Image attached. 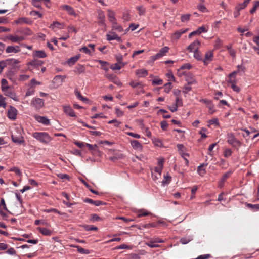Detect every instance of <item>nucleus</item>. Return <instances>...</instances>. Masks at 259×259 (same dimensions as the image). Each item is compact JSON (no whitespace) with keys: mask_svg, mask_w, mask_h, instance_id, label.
Listing matches in <instances>:
<instances>
[{"mask_svg":"<svg viewBox=\"0 0 259 259\" xmlns=\"http://www.w3.org/2000/svg\"><path fill=\"white\" fill-rule=\"evenodd\" d=\"M112 30H116L119 32H122L123 31L122 26L120 25H119L117 21L112 23Z\"/></svg>","mask_w":259,"mask_h":259,"instance_id":"obj_35","label":"nucleus"},{"mask_svg":"<svg viewBox=\"0 0 259 259\" xmlns=\"http://www.w3.org/2000/svg\"><path fill=\"white\" fill-rule=\"evenodd\" d=\"M136 74L139 77H145L148 75V71L145 69H140L136 71Z\"/></svg>","mask_w":259,"mask_h":259,"instance_id":"obj_34","label":"nucleus"},{"mask_svg":"<svg viewBox=\"0 0 259 259\" xmlns=\"http://www.w3.org/2000/svg\"><path fill=\"white\" fill-rule=\"evenodd\" d=\"M66 78L65 75H56L54 78V80L58 82L59 85H61L62 83L64 81L65 79Z\"/></svg>","mask_w":259,"mask_h":259,"instance_id":"obj_30","label":"nucleus"},{"mask_svg":"<svg viewBox=\"0 0 259 259\" xmlns=\"http://www.w3.org/2000/svg\"><path fill=\"white\" fill-rule=\"evenodd\" d=\"M98 19L99 20L98 24L100 26L106 27V25L105 23V16L103 11H99L98 12Z\"/></svg>","mask_w":259,"mask_h":259,"instance_id":"obj_10","label":"nucleus"},{"mask_svg":"<svg viewBox=\"0 0 259 259\" xmlns=\"http://www.w3.org/2000/svg\"><path fill=\"white\" fill-rule=\"evenodd\" d=\"M32 5L38 9H41V2L40 0H32Z\"/></svg>","mask_w":259,"mask_h":259,"instance_id":"obj_45","label":"nucleus"},{"mask_svg":"<svg viewBox=\"0 0 259 259\" xmlns=\"http://www.w3.org/2000/svg\"><path fill=\"white\" fill-rule=\"evenodd\" d=\"M43 61L40 60L34 59L29 63V65L34 67H37L42 65Z\"/></svg>","mask_w":259,"mask_h":259,"instance_id":"obj_31","label":"nucleus"},{"mask_svg":"<svg viewBox=\"0 0 259 259\" xmlns=\"http://www.w3.org/2000/svg\"><path fill=\"white\" fill-rule=\"evenodd\" d=\"M102 219L101 218H100L97 214H92L91 215V218L90 220L91 221H101Z\"/></svg>","mask_w":259,"mask_h":259,"instance_id":"obj_55","label":"nucleus"},{"mask_svg":"<svg viewBox=\"0 0 259 259\" xmlns=\"http://www.w3.org/2000/svg\"><path fill=\"white\" fill-rule=\"evenodd\" d=\"M186 81L189 85L194 84L197 83L194 75L191 72H187L185 74Z\"/></svg>","mask_w":259,"mask_h":259,"instance_id":"obj_8","label":"nucleus"},{"mask_svg":"<svg viewBox=\"0 0 259 259\" xmlns=\"http://www.w3.org/2000/svg\"><path fill=\"white\" fill-rule=\"evenodd\" d=\"M172 88V85L171 82H168L164 85V91L165 93H168Z\"/></svg>","mask_w":259,"mask_h":259,"instance_id":"obj_43","label":"nucleus"},{"mask_svg":"<svg viewBox=\"0 0 259 259\" xmlns=\"http://www.w3.org/2000/svg\"><path fill=\"white\" fill-rule=\"evenodd\" d=\"M98 62L101 65V67L103 70L106 71L108 70V68L106 67L107 65H108V62L100 60H98Z\"/></svg>","mask_w":259,"mask_h":259,"instance_id":"obj_51","label":"nucleus"},{"mask_svg":"<svg viewBox=\"0 0 259 259\" xmlns=\"http://www.w3.org/2000/svg\"><path fill=\"white\" fill-rule=\"evenodd\" d=\"M232 153V151L230 149H226L224 152V155L225 157L228 158L230 157Z\"/></svg>","mask_w":259,"mask_h":259,"instance_id":"obj_58","label":"nucleus"},{"mask_svg":"<svg viewBox=\"0 0 259 259\" xmlns=\"http://www.w3.org/2000/svg\"><path fill=\"white\" fill-rule=\"evenodd\" d=\"M132 147L136 150H142L143 146L142 144L137 140H132L130 141Z\"/></svg>","mask_w":259,"mask_h":259,"instance_id":"obj_18","label":"nucleus"},{"mask_svg":"<svg viewBox=\"0 0 259 259\" xmlns=\"http://www.w3.org/2000/svg\"><path fill=\"white\" fill-rule=\"evenodd\" d=\"M209 123L210 124H215L216 126L219 125V123L218 119L217 118H212L209 121Z\"/></svg>","mask_w":259,"mask_h":259,"instance_id":"obj_62","label":"nucleus"},{"mask_svg":"<svg viewBox=\"0 0 259 259\" xmlns=\"http://www.w3.org/2000/svg\"><path fill=\"white\" fill-rule=\"evenodd\" d=\"M30 14L32 16H34V17H37L38 18H41L42 17V14H41L40 13H39L38 11H31L30 12Z\"/></svg>","mask_w":259,"mask_h":259,"instance_id":"obj_54","label":"nucleus"},{"mask_svg":"<svg viewBox=\"0 0 259 259\" xmlns=\"http://www.w3.org/2000/svg\"><path fill=\"white\" fill-rule=\"evenodd\" d=\"M32 137L40 142L45 144H49L52 140L51 137L46 132H34L32 134Z\"/></svg>","mask_w":259,"mask_h":259,"instance_id":"obj_1","label":"nucleus"},{"mask_svg":"<svg viewBox=\"0 0 259 259\" xmlns=\"http://www.w3.org/2000/svg\"><path fill=\"white\" fill-rule=\"evenodd\" d=\"M222 46V41L219 38H218L215 41L214 48L215 49H218L221 48Z\"/></svg>","mask_w":259,"mask_h":259,"instance_id":"obj_47","label":"nucleus"},{"mask_svg":"<svg viewBox=\"0 0 259 259\" xmlns=\"http://www.w3.org/2000/svg\"><path fill=\"white\" fill-rule=\"evenodd\" d=\"M17 113V110L13 106H10L8 111L7 116L10 119L14 120L16 119Z\"/></svg>","mask_w":259,"mask_h":259,"instance_id":"obj_6","label":"nucleus"},{"mask_svg":"<svg viewBox=\"0 0 259 259\" xmlns=\"http://www.w3.org/2000/svg\"><path fill=\"white\" fill-rule=\"evenodd\" d=\"M197 31L198 34H201L202 32H206L207 31V30L205 28V27L204 26H202L199 27L197 29Z\"/></svg>","mask_w":259,"mask_h":259,"instance_id":"obj_63","label":"nucleus"},{"mask_svg":"<svg viewBox=\"0 0 259 259\" xmlns=\"http://www.w3.org/2000/svg\"><path fill=\"white\" fill-rule=\"evenodd\" d=\"M194 53V57L198 61H203L202 54L198 51H196Z\"/></svg>","mask_w":259,"mask_h":259,"instance_id":"obj_42","label":"nucleus"},{"mask_svg":"<svg viewBox=\"0 0 259 259\" xmlns=\"http://www.w3.org/2000/svg\"><path fill=\"white\" fill-rule=\"evenodd\" d=\"M136 9L138 11L139 15L140 16L144 15L145 13V9L143 6L137 7Z\"/></svg>","mask_w":259,"mask_h":259,"instance_id":"obj_49","label":"nucleus"},{"mask_svg":"<svg viewBox=\"0 0 259 259\" xmlns=\"http://www.w3.org/2000/svg\"><path fill=\"white\" fill-rule=\"evenodd\" d=\"M122 65L119 62L115 63L114 66H111L110 68L113 70H119L122 67Z\"/></svg>","mask_w":259,"mask_h":259,"instance_id":"obj_53","label":"nucleus"},{"mask_svg":"<svg viewBox=\"0 0 259 259\" xmlns=\"http://www.w3.org/2000/svg\"><path fill=\"white\" fill-rule=\"evenodd\" d=\"M20 51V47L19 46H8L6 49V52L7 53H17Z\"/></svg>","mask_w":259,"mask_h":259,"instance_id":"obj_14","label":"nucleus"},{"mask_svg":"<svg viewBox=\"0 0 259 259\" xmlns=\"http://www.w3.org/2000/svg\"><path fill=\"white\" fill-rule=\"evenodd\" d=\"M6 253L10 255H15L16 251L14 248L11 247L7 250Z\"/></svg>","mask_w":259,"mask_h":259,"instance_id":"obj_64","label":"nucleus"},{"mask_svg":"<svg viewBox=\"0 0 259 259\" xmlns=\"http://www.w3.org/2000/svg\"><path fill=\"white\" fill-rule=\"evenodd\" d=\"M83 202L85 203H88L94 205L96 206H99L100 205L104 204V203L102 201L93 200H92L90 198H85L84 199H83Z\"/></svg>","mask_w":259,"mask_h":259,"instance_id":"obj_17","label":"nucleus"},{"mask_svg":"<svg viewBox=\"0 0 259 259\" xmlns=\"http://www.w3.org/2000/svg\"><path fill=\"white\" fill-rule=\"evenodd\" d=\"M16 32L25 36L32 35V31L28 28H19L17 29Z\"/></svg>","mask_w":259,"mask_h":259,"instance_id":"obj_13","label":"nucleus"},{"mask_svg":"<svg viewBox=\"0 0 259 259\" xmlns=\"http://www.w3.org/2000/svg\"><path fill=\"white\" fill-rule=\"evenodd\" d=\"M259 7V1H255L254 2L253 7L250 10V13L251 14H253L256 10L257 8Z\"/></svg>","mask_w":259,"mask_h":259,"instance_id":"obj_56","label":"nucleus"},{"mask_svg":"<svg viewBox=\"0 0 259 259\" xmlns=\"http://www.w3.org/2000/svg\"><path fill=\"white\" fill-rule=\"evenodd\" d=\"M31 105L36 109H40L44 106V100L39 98H33L31 101Z\"/></svg>","mask_w":259,"mask_h":259,"instance_id":"obj_5","label":"nucleus"},{"mask_svg":"<svg viewBox=\"0 0 259 259\" xmlns=\"http://www.w3.org/2000/svg\"><path fill=\"white\" fill-rule=\"evenodd\" d=\"M117 35L115 32H112L110 34H108L106 35L107 40L108 41L115 40Z\"/></svg>","mask_w":259,"mask_h":259,"instance_id":"obj_44","label":"nucleus"},{"mask_svg":"<svg viewBox=\"0 0 259 259\" xmlns=\"http://www.w3.org/2000/svg\"><path fill=\"white\" fill-rule=\"evenodd\" d=\"M34 57H37L39 58H44L46 57V53L42 50L35 51L33 53Z\"/></svg>","mask_w":259,"mask_h":259,"instance_id":"obj_28","label":"nucleus"},{"mask_svg":"<svg viewBox=\"0 0 259 259\" xmlns=\"http://www.w3.org/2000/svg\"><path fill=\"white\" fill-rule=\"evenodd\" d=\"M55 27L58 29H63L64 27V25L58 21H53V23L50 25L49 28L54 29Z\"/></svg>","mask_w":259,"mask_h":259,"instance_id":"obj_24","label":"nucleus"},{"mask_svg":"<svg viewBox=\"0 0 259 259\" xmlns=\"http://www.w3.org/2000/svg\"><path fill=\"white\" fill-rule=\"evenodd\" d=\"M238 71L239 72L240 75H241V73H244L246 70L245 67L242 65H238L237 66Z\"/></svg>","mask_w":259,"mask_h":259,"instance_id":"obj_57","label":"nucleus"},{"mask_svg":"<svg viewBox=\"0 0 259 259\" xmlns=\"http://www.w3.org/2000/svg\"><path fill=\"white\" fill-rule=\"evenodd\" d=\"M130 84L131 87H132L134 88L139 86V88L141 89V90L136 93L137 95H139L140 94V92L143 93V91H142L143 85L141 84L140 82L132 81L131 82H130Z\"/></svg>","mask_w":259,"mask_h":259,"instance_id":"obj_29","label":"nucleus"},{"mask_svg":"<svg viewBox=\"0 0 259 259\" xmlns=\"http://www.w3.org/2000/svg\"><path fill=\"white\" fill-rule=\"evenodd\" d=\"M169 49V48L166 46L162 48L155 55L151 57V60L153 61H154L156 60L160 59L165 55L166 53L168 52Z\"/></svg>","mask_w":259,"mask_h":259,"instance_id":"obj_4","label":"nucleus"},{"mask_svg":"<svg viewBox=\"0 0 259 259\" xmlns=\"http://www.w3.org/2000/svg\"><path fill=\"white\" fill-rule=\"evenodd\" d=\"M187 29H180L178 31H176L172 35L171 38L173 40H178L180 38V37L182 36V35L186 32Z\"/></svg>","mask_w":259,"mask_h":259,"instance_id":"obj_20","label":"nucleus"},{"mask_svg":"<svg viewBox=\"0 0 259 259\" xmlns=\"http://www.w3.org/2000/svg\"><path fill=\"white\" fill-rule=\"evenodd\" d=\"M246 206L251 209V210H259V204H250V203H247L246 204Z\"/></svg>","mask_w":259,"mask_h":259,"instance_id":"obj_46","label":"nucleus"},{"mask_svg":"<svg viewBox=\"0 0 259 259\" xmlns=\"http://www.w3.org/2000/svg\"><path fill=\"white\" fill-rule=\"evenodd\" d=\"M63 109L64 112L67 115L72 117H76V114L74 111L70 106H64Z\"/></svg>","mask_w":259,"mask_h":259,"instance_id":"obj_16","label":"nucleus"},{"mask_svg":"<svg viewBox=\"0 0 259 259\" xmlns=\"http://www.w3.org/2000/svg\"><path fill=\"white\" fill-rule=\"evenodd\" d=\"M171 177L169 175H166L164 176V179L162 181V185L164 186L166 185H167L170 182Z\"/></svg>","mask_w":259,"mask_h":259,"instance_id":"obj_41","label":"nucleus"},{"mask_svg":"<svg viewBox=\"0 0 259 259\" xmlns=\"http://www.w3.org/2000/svg\"><path fill=\"white\" fill-rule=\"evenodd\" d=\"M250 1L251 0H244L243 3L238 4L235 7H237V9H239V10L241 11L247 7Z\"/></svg>","mask_w":259,"mask_h":259,"instance_id":"obj_33","label":"nucleus"},{"mask_svg":"<svg viewBox=\"0 0 259 259\" xmlns=\"http://www.w3.org/2000/svg\"><path fill=\"white\" fill-rule=\"evenodd\" d=\"M108 17L109 18V21L112 24L114 22H115L117 21L115 17V13L114 12L111 10H108Z\"/></svg>","mask_w":259,"mask_h":259,"instance_id":"obj_27","label":"nucleus"},{"mask_svg":"<svg viewBox=\"0 0 259 259\" xmlns=\"http://www.w3.org/2000/svg\"><path fill=\"white\" fill-rule=\"evenodd\" d=\"M71 247L75 248L77 249V251L81 254H89L90 253V251L88 249H85L80 246L77 245H71Z\"/></svg>","mask_w":259,"mask_h":259,"instance_id":"obj_23","label":"nucleus"},{"mask_svg":"<svg viewBox=\"0 0 259 259\" xmlns=\"http://www.w3.org/2000/svg\"><path fill=\"white\" fill-rule=\"evenodd\" d=\"M213 58V53L212 51H208L206 52L204 58L203 59V62L204 65H208L211 61Z\"/></svg>","mask_w":259,"mask_h":259,"instance_id":"obj_9","label":"nucleus"},{"mask_svg":"<svg viewBox=\"0 0 259 259\" xmlns=\"http://www.w3.org/2000/svg\"><path fill=\"white\" fill-rule=\"evenodd\" d=\"M3 209L6 211L9 212L7 208L4 199L1 198L0 202V213L3 211Z\"/></svg>","mask_w":259,"mask_h":259,"instance_id":"obj_37","label":"nucleus"},{"mask_svg":"<svg viewBox=\"0 0 259 259\" xmlns=\"http://www.w3.org/2000/svg\"><path fill=\"white\" fill-rule=\"evenodd\" d=\"M1 83V89L2 91H5L7 89L10 88V87L8 85V81L6 79H2Z\"/></svg>","mask_w":259,"mask_h":259,"instance_id":"obj_38","label":"nucleus"},{"mask_svg":"<svg viewBox=\"0 0 259 259\" xmlns=\"http://www.w3.org/2000/svg\"><path fill=\"white\" fill-rule=\"evenodd\" d=\"M7 39L10 40L12 42L17 43L18 42V36L13 35L12 34H9L6 36V37L3 40L5 41H6Z\"/></svg>","mask_w":259,"mask_h":259,"instance_id":"obj_26","label":"nucleus"},{"mask_svg":"<svg viewBox=\"0 0 259 259\" xmlns=\"http://www.w3.org/2000/svg\"><path fill=\"white\" fill-rule=\"evenodd\" d=\"M198 190V187L197 186H193L191 189V198L193 199L195 197V195L196 191Z\"/></svg>","mask_w":259,"mask_h":259,"instance_id":"obj_59","label":"nucleus"},{"mask_svg":"<svg viewBox=\"0 0 259 259\" xmlns=\"http://www.w3.org/2000/svg\"><path fill=\"white\" fill-rule=\"evenodd\" d=\"M227 142L233 147L238 148L241 145V142L238 140L233 133H229L226 135Z\"/></svg>","mask_w":259,"mask_h":259,"instance_id":"obj_2","label":"nucleus"},{"mask_svg":"<svg viewBox=\"0 0 259 259\" xmlns=\"http://www.w3.org/2000/svg\"><path fill=\"white\" fill-rule=\"evenodd\" d=\"M193 238L192 236L183 237L180 239V242L183 244H186L193 240Z\"/></svg>","mask_w":259,"mask_h":259,"instance_id":"obj_36","label":"nucleus"},{"mask_svg":"<svg viewBox=\"0 0 259 259\" xmlns=\"http://www.w3.org/2000/svg\"><path fill=\"white\" fill-rule=\"evenodd\" d=\"M191 15L189 14H184L181 16V20L183 22H187L189 20Z\"/></svg>","mask_w":259,"mask_h":259,"instance_id":"obj_52","label":"nucleus"},{"mask_svg":"<svg viewBox=\"0 0 259 259\" xmlns=\"http://www.w3.org/2000/svg\"><path fill=\"white\" fill-rule=\"evenodd\" d=\"M15 131L17 133V134H15L14 133H12L11 134L13 142L18 144L24 143V139L21 134L22 131L21 128L16 127Z\"/></svg>","mask_w":259,"mask_h":259,"instance_id":"obj_3","label":"nucleus"},{"mask_svg":"<svg viewBox=\"0 0 259 259\" xmlns=\"http://www.w3.org/2000/svg\"><path fill=\"white\" fill-rule=\"evenodd\" d=\"M35 119L39 123H41L45 125L50 124V120L46 117L41 116H36Z\"/></svg>","mask_w":259,"mask_h":259,"instance_id":"obj_19","label":"nucleus"},{"mask_svg":"<svg viewBox=\"0 0 259 259\" xmlns=\"http://www.w3.org/2000/svg\"><path fill=\"white\" fill-rule=\"evenodd\" d=\"M145 244L150 248H156L160 247L159 245L155 244V242L152 239H151L149 242H146Z\"/></svg>","mask_w":259,"mask_h":259,"instance_id":"obj_40","label":"nucleus"},{"mask_svg":"<svg viewBox=\"0 0 259 259\" xmlns=\"http://www.w3.org/2000/svg\"><path fill=\"white\" fill-rule=\"evenodd\" d=\"M160 125H161V128L163 130V131H166L167 130V127L168 126V124L167 123V122L166 121H162L160 122Z\"/></svg>","mask_w":259,"mask_h":259,"instance_id":"obj_61","label":"nucleus"},{"mask_svg":"<svg viewBox=\"0 0 259 259\" xmlns=\"http://www.w3.org/2000/svg\"><path fill=\"white\" fill-rule=\"evenodd\" d=\"M85 67L83 65L78 64L75 68L74 72L78 74L84 72Z\"/></svg>","mask_w":259,"mask_h":259,"instance_id":"obj_32","label":"nucleus"},{"mask_svg":"<svg viewBox=\"0 0 259 259\" xmlns=\"http://www.w3.org/2000/svg\"><path fill=\"white\" fill-rule=\"evenodd\" d=\"M5 95L10 97L15 101H18V99L16 96L15 93L13 91L12 89L8 88L5 91H3Z\"/></svg>","mask_w":259,"mask_h":259,"instance_id":"obj_12","label":"nucleus"},{"mask_svg":"<svg viewBox=\"0 0 259 259\" xmlns=\"http://www.w3.org/2000/svg\"><path fill=\"white\" fill-rule=\"evenodd\" d=\"M37 230L44 235L51 236L52 232L50 230L44 227H38Z\"/></svg>","mask_w":259,"mask_h":259,"instance_id":"obj_22","label":"nucleus"},{"mask_svg":"<svg viewBox=\"0 0 259 259\" xmlns=\"http://www.w3.org/2000/svg\"><path fill=\"white\" fill-rule=\"evenodd\" d=\"M232 173V171L231 170H229L223 175L220 181L219 184V187L222 188L224 186L226 180L227 178L230 177V176H231Z\"/></svg>","mask_w":259,"mask_h":259,"instance_id":"obj_15","label":"nucleus"},{"mask_svg":"<svg viewBox=\"0 0 259 259\" xmlns=\"http://www.w3.org/2000/svg\"><path fill=\"white\" fill-rule=\"evenodd\" d=\"M9 171L14 172L17 176H20L22 174L20 169L17 167H12L9 169Z\"/></svg>","mask_w":259,"mask_h":259,"instance_id":"obj_50","label":"nucleus"},{"mask_svg":"<svg viewBox=\"0 0 259 259\" xmlns=\"http://www.w3.org/2000/svg\"><path fill=\"white\" fill-rule=\"evenodd\" d=\"M200 46V42L198 40H196L189 45L187 47V50L190 52H195L199 50Z\"/></svg>","mask_w":259,"mask_h":259,"instance_id":"obj_7","label":"nucleus"},{"mask_svg":"<svg viewBox=\"0 0 259 259\" xmlns=\"http://www.w3.org/2000/svg\"><path fill=\"white\" fill-rule=\"evenodd\" d=\"M74 93H75L76 97L78 99H79V100H80L81 101L84 102H86L88 101V100L86 98L83 97L81 95L80 93L78 90H75L74 91Z\"/></svg>","mask_w":259,"mask_h":259,"instance_id":"obj_39","label":"nucleus"},{"mask_svg":"<svg viewBox=\"0 0 259 259\" xmlns=\"http://www.w3.org/2000/svg\"><path fill=\"white\" fill-rule=\"evenodd\" d=\"M83 227H84V229H85V230L88 231H92V230L96 231L98 230V228L97 227L91 226V225H85L83 226Z\"/></svg>","mask_w":259,"mask_h":259,"instance_id":"obj_48","label":"nucleus"},{"mask_svg":"<svg viewBox=\"0 0 259 259\" xmlns=\"http://www.w3.org/2000/svg\"><path fill=\"white\" fill-rule=\"evenodd\" d=\"M16 23L20 24H31L32 23V21L28 18L25 17H21L18 19L17 21H16Z\"/></svg>","mask_w":259,"mask_h":259,"instance_id":"obj_21","label":"nucleus"},{"mask_svg":"<svg viewBox=\"0 0 259 259\" xmlns=\"http://www.w3.org/2000/svg\"><path fill=\"white\" fill-rule=\"evenodd\" d=\"M80 55H77L75 56H73V57H71L70 58H69L67 61V63L70 66H71L74 65L77 62V61L80 58Z\"/></svg>","mask_w":259,"mask_h":259,"instance_id":"obj_25","label":"nucleus"},{"mask_svg":"<svg viewBox=\"0 0 259 259\" xmlns=\"http://www.w3.org/2000/svg\"><path fill=\"white\" fill-rule=\"evenodd\" d=\"M198 9L200 11L202 12H206L207 11V8L206 7L202 5V4H199L197 6Z\"/></svg>","mask_w":259,"mask_h":259,"instance_id":"obj_60","label":"nucleus"},{"mask_svg":"<svg viewBox=\"0 0 259 259\" xmlns=\"http://www.w3.org/2000/svg\"><path fill=\"white\" fill-rule=\"evenodd\" d=\"M60 8L67 12L69 15L76 17L77 16L73 8L67 5H63L60 6Z\"/></svg>","mask_w":259,"mask_h":259,"instance_id":"obj_11","label":"nucleus"}]
</instances>
